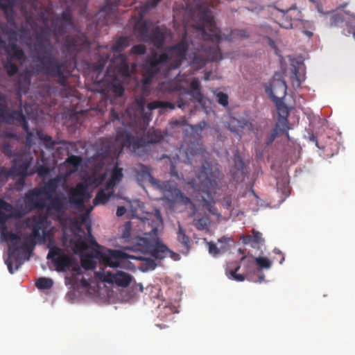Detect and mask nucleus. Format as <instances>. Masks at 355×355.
I'll list each match as a JSON object with an SVG mask.
<instances>
[{
    "label": "nucleus",
    "mask_w": 355,
    "mask_h": 355,
    "mask_svg": "<svg viewBox=\"0 0 355 355\" xmlns=\"http://www.w3.org/2000/svg\"><path fill=\"white\" fill-rule=\"evenodd\" d=\"M42 29L37 35L36 42L31 48L30 68L35 75H43L55 80L60 86H67V80L71 71L68 61L60 58L54 52L49 36Z\"/></svg>",
    "instance_id": "obj_1"
},
{
    "label": "nucleus",
    "mask_w": 355,
    "mask_h": 355,
    "mask_svg": "<svg viewBox=\"0 0 355 355\" xmlns=\"http://www.w3.org/2000/svg\"><path fill=\"white\" fill-rule=\"evenodd\" d=\"M21 209L13 207L3 199H0V232L3 239L9 241L11 245L8 249V258L6 260V264L11 274L17 270L22 264L20 257V251H26L29 245L27 242L19 245L20 236L15 233L8 231L5 226L6 223L10 218H19L23 216Z\"/></svg>",
    "instance_id": "obj_2"
},
{
    "label": "nucleus",
    "mask_w": 355,
    "mask_h": 355,
    "mask_svg": "<svg viewBox=\"0 0 355 355\" xmlns=\"http://www.w3.org/2000/svg\"><path fill=\"white\" fill-rule=\"evenodd\" d=\"M189 49V44L186 39L183 38L177 44L168 48L166 53H153L144 64L143 83L150 84L153 77L163 67L169 70L179 68L186 58V53Z\"/></svg>",
    "instance_id": "obj_3"
},
{
    "label": "nucleus",
    "mask_w": 355,
    "mask_h": 355,
    "mask_svg": "<svg viewBox=\"0 0 355 355\" xmlns=\"http://www.w3.org/2000/svg\"><path fill=\"white\" fill-rule=\"evenodd\" d=\"M60 179L54 178L46 182L42 187H35L26 193L24 202L29 210L43 211L47 213L55 211L62 212L64 209L63 200L58 196H53L59 186Z\"/></svg>",
    "instance_id": "obj_4"
},
{
    "label": "nucleus",
    "mask_w": 355,
    "mask_h": 355,
    "mask_svg": "<svg viewBox=\"0 0 355 355\" xmlns=\"http://www.w3.org/2000/svg\"><path fill=\"white\" fill-rule=\"evenodd\" d=\"M123 129L116 130V141L121 144V150L127 146L131 151L136 153L148 144L159 143L163 135L159 130L150 129L146 132L144 125L132 124L130 125L122 123Z\"/></svg>",
    "instance_id": "obj_5"
},
{
    "label": "nucleus",
    "mask_w": 355,
    "mask_h": 355,
    "mask_svg": "<svg viewBox=\"0 0 355 355\" xmlns=\"http://www.w3.org/2000/svg\"><path fill=\"white\" fill-rule=\"evenodd\" d=\"M144 223L151 227V230L145 234L146 236L136 238V250L148 252L157 259L168 257L169 248L157 237L159 230L163 227L160 211L155 209L154 215L150 218H146Z\"/></svg>",
    "instance_id": "obj_6"
},
{
    "label": "nucleus",
    "mask_w": 355,
    "mask_h": 355,
    "mask_svg": "<svg viewBox=\"0 0 355 355\" xmlns=\"http://www.w3.org/2000/svg\"><path fill=\"white\" fill-rule=\"evenodd\" d=\"M223 177L222 173L218 169L214 170L209 163L205 162L202 164L196 178L193 181V187L205 194L202 196L205 206H211L214 202L213 194L220 188Z\"/></svg>",
    "instance_id": "obj_7"
},
{
    "label": "nucleus",
    "mask_w": 355,
    "mask_h": 355,
    "mask_svg": "<svg viewBox=\"0 0 355 355\" xmlns=\"http://www.w3.org/2000/svg\"><path fill=\"white\" fill-rule=\"evenodd\" d=\"M151 169L149 166L139 164L135 169L136 178L139 182H143L148 179L150 183L155 189L159 190L164 199L169 202H173L182 197L181 191L177 187L176 184L171 181H159L151 175Z\"/></svg>",
    "instance_id": "obj_8"
},
{
    "label": "nucleus",
    "mask_w": 355,
    "mask_h": 355,
    "mask_svg": "<svg viewBox=\"0 0 355 355\" xmlns=\"http://www.w3.org/2000/svg\"><path fill=\"white\" fill-rule=\"evenodd\" d=\"M46 258L52 261L58 272H66L75 263V259L62 253V250L57 246L50 248Z\"/></svg>",
    "instance_id": "obj_9"
},
{
    "label": "nucleus",
    "mask_w": 355,
    "mask_h": 355,
    "mask_svg": "<svg viewBox=\"0 0 355 355\" xmlns=\"http://www.w3.org/2000/svg\"><path fill=\"white\" fill-rule=\"evenodd\" d=\"M18 98L20 101V105H21V93L20 91L17 92ZM0 118L3 122L8 124H12L17 120L24 119V114L22 112L21 106L18 110L10 111L7 98L6 95L0 92Z\"/></svg>",
    "instance_id": "obj_10"
},
{
    "label": "nucleus",
    "mask_w": 355,
    "mask_h": 355,
    "mask_svg": "<svg viewBox=\"0 0 355 355\" xmlns=\"http://www.w3.org/2000/svg\"><path fill=\"white\" fill-rule=\"evenodd\" d=\"M69 202L76 209L83 211L85 207V202L90 198L87 192V185L83 182H79L73 188L68 191Z\"/></svg>",
    "instance_id": "obj_11"
},
{
    "label": "nucleus",
    "mask_w": 355,
    "mask_h": 355,
    "mask_svg": "<svg viewBox=\"0 0 355 355\" xmlns=\"http://www.w3.org/2000/svg\"><path fill=\"white\" fill-rule=\"evenodd\" d=\"M274 8L282 13V22H279L280 26L284 28L289 29L293 28V22L300 20L302 17L301 11L297 8L295 3H291L290 6L281 7L274 6Z\"/></svg>",
    "instance_id": "obj_12"
},
{
    "label": "nucleus",
    "mask_w": 355,
    "mask_h": 355,
    "mask_svg": "<svg viewBox=\"0 0 355 355\" xmlns=\"http://www.w3.org/2000/svg\"><path fill=\"white\" fill-rule=\"evenodd\" d=\"M266 93L272 98L274 103H281L287 94L286 82L275 76L270 84L266 86Z\"/></svg>",
    "instance_id": "obj_13"
},
{
    "label": "nucleus",
    "mask_w": 355,
    "mask_h": 355,
    "mask_svg": "<svg viewBox=\"0 0 355 355\" xmlns=\"http://www.w3.org/2000/svg\"><path fill=\"white\" fill-rule=\"evenodd\" d=\"M130 257L127 254L117 250L108 249L101 254L102 261L105 266L117 268Z\"/></svg>",
    "instance_id": "obj_14"
},
{
    "label": "nucleus",
    "mask_w": 355,
    "mask_h": 355,
    "mask_svg": "<svg viewBox=\"0 0 355 355\" xmlns=\"http://www.w3.org/2000/svg\"><path fill=\"white\" fill-rule=\"evenodd\" d=\"M3 49L9 60H17L20 62H24L26 60V55L24 51L19 48L16 40H10L9 43L6 44L1 38L0 42V49Z\"/></svg>",
    "instance_id": "obj_15"
},
{
    "label": "nucleus",
    "mask_w": 355,
    "mask_h": 355,
    "mask_svg": "<svg viewBox=\"0 0 355 355\" xmlns=\"http://www.w3.org/2000/svg\"><path fill=\"white\" fill-rule=\"evenodd\" d=\"M103 281L109 283H115L118 286L126 287L132 281V277L127 272L117 271L116 273L107 271L104 273Z\"/></svg>",
    "instance_id": "obj_16"
},
{
    "label": "nucleus",
    "mask_w": 355,
    "mask_h": 355,
    "mask_svg": "<svg viewBox=\"0 0 355 355\" xmlns=\"http://www.w3.org/2000/svg\"><path fill=\"white\" fill-rule=\"evenodd\" d=\"M85 39L79 36L67 35L63 44V49L70 55L76 54L83 49Z\"/></svg>",
    "instance_id": "obj_17"
},
{
    "label": "nucleus",
    "mask_w": 355,
    "mask_h": 355,
    "mask_svg": "<svg viewBox=\"0 0 355 355\" xmlns=\"http://www.w3.org/2000/svg\"><path fill=\"white\" fill-rule=\"evenodd\" d=\"M15 0H0V9L4 13L8 24L15 26Z\"/></svg>",
    "instance_id": "obj_18"
},
{
    "label": "nucleus",
    "mask_w": 355,
    "mask_h": 355,
    "mask_svg": "<svg viewBox=\"0 0 355 355\" xmlns=\"http://www.w3.org/2000/svg\"><path fill=\"white\" fill-rule=\"evenodd\" d=\"M46 222V216H40L37 219L34 218L31 232V236L33 239H44Z\"/></svg>",
    "instance_id": "obj_19"
},
{
    "label": "nucleus",
    "mask_w": 355,
    "mask_h": 355,
    "mask_svg": "<svg viewBox=\"0 0 355 355\" xmlns=\"http://www.w3.org/2000/svg\"><path fill=\"white\" fill-rule=\"evenodd\" d=\"M241 239L243 244L250 245L252 248H259V245L264 241L262 238V234L254 230H253L252 235L243 236Z\"/></svg>",
    "instance_id": "obj_20"
},
{
    "label": "nucleus",
    "mask_w": 355,
    "mask_h": 355,
    "mask_svg": "<svg viewBox=\"0 0 355 355\" xmlns=\"http://www.w3.org/2000/svg\"><path fill=\"white\" fill-rule=\"evenodd\" d=\"M123 177V168H119L118 163L116 162L112 171L110 179L106 184V189H112L121 181Z\"/></svg>",
    "instance_id": "obj_21"
},
{
    "label": "nucleus",
    "mask_w": 355,
    "mask_h": 355,
    "mask_svg": "<svg viewBox=\"0 0 355 355\" xmlns=\"http://www.w3.org/2000/svg\"><path fill=\"white\" fill-rule=\"evenodd\" d=\"M119 0H105V3L100 10V14H105L106 15V24L110 22V17L112 15L116 16L115 11L117 6H119Z\"/></svg>",
    "instance_id": "obj_22"
},
{
    "label": "nucleus",
    "mask_w": 355,
    "mask_h": 355,
    "mask_svg": "<svg viewBox=\"0 0 355 355\" xmlns=\"http://www.w3.org/2000/svg\"><path fill=\"white\" fill-rule=\"evenodd\" d=\"M165 38V33L159 26H157L151 31L149 41H150L156 48L159 49L163 46Z\"/></svg>",
    "instance_id": "obj_23"
},
{
    "label": "nucleus",
    "mask_w": 355,
    "mask_h": 355,
    "mask_svg": "<svg viewBox=\"0 0 355 355\" xmlns=\"http://www.w3.org/2000/svg\"><path fill=\"white\" fill-rule=\"evenodd\" d=\"M196 102L191 92L184 91L181 92L177 100V106L183 110H185L191 103Z\"/></svg>",
    "instance_id": "obj_24"
},
{
    "label": "nucleus",
    "mask_w": 355,
    "mask_h": 355,
    "mask_svg": "<svg viewBox=\"0 0 355 355\" xmlns=\"http://www.w3.org/2000/svg\"><path fill=\"white\" fill-rule=\"evenodd\" d=\"M69 270L71 271V277H65V282L66 284H70L74 286L78 283V276L82 273L81 268L78 266L77 261L75 260V263H73L72 266L70 267Z\"/></svg>",
    "instance_id": "obj_25"
},
{
    "label": "nucleus",
    "mask_w": 355,
    "mask_h": 355,
    "mask_svg": "<svg viewBox=\"0 0 355 355\" xmlns=\"http://www.w3.org/2000/svg\"><path fill=\"white\" fill-rule=\"evenodd\" d=\"M112 194L113 189L112 191H105L104 189L99 191L93 200L94 205L97 206L98 205H105L107 202Z\"/></svg>",
    "instance_id": "obj_26"
},
{
    "label": "nucleus",
    "mask_w": 355,
    "mask_h": 355,
    "mask_svg": "<svg viewBox=\"0 0 355 355\" xmlns=\"http://www.w3.org/2000/svg\"><path fill=\"white\" fill-rule=\"evenodd\" d=\"M191 90H187L188 92H191L193 94L195 101L198 103H202L203 99V95L200 92V81L198 78H193L190 83Z\"/></svg>",
    "instance_id": "obj_27"
},
{
    "label": "nucleus",
    "mask_w": 355,
    "mask_h": 355,
    "mask_svg": "<svg viewBox=\"0 0 355 355\" xmlns=\"http://www.w3.org/2000/svg\"><path fill=\"white\" fill-rule=\"evenodd\" d=\"M66 26L67 24H64L62 21H60L58 18L54 19L51 23V28L53 29V35L55 37L62 36L67 31Z\"/></svg>",
    "instance_id": "obj_28"
},
{
    "label": "nucleus",
    "mask_w": 355,
    "mask_h": 355,
    "mask_svg": "<svg viewBox=\"0 0 355 355\" xmlns=\"http://www.w3.org/2000/svg\"><path fill=\"white\" fill-rule=\"evenodd\" d=\"M147 107L149 110H153L157 108L169 109L173 110L175 109V104L168 101H154L149 103Z\"/></svg>",
    "instance_id": "obj_29"
},
{
    "label": "nucleus",
    "mask_w": 355,
    "mask_h": 355,
    "mask_svg": "<svg viewBox=\"0 0 355 355\" xmlns=\"http://www.w3.org/2000/svg\"><path fill=\"white\" fill-rule=\"evenodd\" d=\"M37 135L39 139L42 141L46 148L53 150L55 145L60 144V142L55 141L51 136L44 135L42 131L37 130Z\"/></svg>",
    "instance_id": "obj_30"
},
{
    "label": "nucleus",
    "mask_w": 355,
    "mask_h": 355,
    "mask_svg": "<svg viewBox=\"0 0 355 355\" xmlns=\"http://www.w3.org/2000/svg\"><path fill=\"white\" fill-rule=\"evenodd\" d=\"M177 240L181 243L183 247L188 251L190 248V239L186 234L185 230L182 227L181 225L178 227V231L177 232Z\"/></svg>",
    "instance_id": "obj_31"
},
{
    "label": "nucleus",
    "mask_w": 355,
    "mask_h": 355,
    "mask_svg": "<svg viewBox=\"0 0 355 355\" xmlns=\"http://www.w3.org/2000/svg\"><path fill=\"white\" fill-rule=\"evenodd\" d=\"M130 45V40L127 37H120L112 45V49L114 52H121Z\"/></svg>",
    "instance_id": "obj_32"
},
{
    "label": "nucleus",
    "mask_w": 355,
    "mask_h": 355,
    "mask_svg": "<svg viewBox=\"0 0 355 355\" xmlns=\"http://www.w3.org/2000/svg\"><path fill=\"white\" fill-rule=\"evenodd\" d=\"M146 100L144 96H139L135 99L132 107L141 115H144Z\"/></svg>",
    "instance_id": "obj_33"
},
{
    "label": "nucleus",
    "mask_w": 355,
    "mask_h": 355,
    "mask_svg": "<svg viewBox=\"0 0 355 355\" xmlns=\"http://www.w3.org/2000/svg\"><path fill=\"white\" fill-rule=\"evenodd\" d=\"M16 122H17L22 127L24 131L26 133V144L30 146L33 141L34 135L33 133L29 130L26 116L24 115L23 120H17Z\"/></svg>",
    "instance_id": "obj_34"
},
{
    "label": "nucleus",
    "mask_w": 355,
    "mask_h": 355,
    "mask_svg": "<svg viewBox=\"0 0 355 355\" xmlns=\"http://www.w3.org/2000/svg\"><path fill=\"white\" fill-rule=\"evenodd\" d=\"M53 280L47 277H40L35 282L36 287L41 290L49 289L53 286Z\"/></svg>",
    "instance_id": "obj_35"
},
{
    "label": "nucleus",
    "mask_w": 355,
    "mask_h": 355,
    "mask_svg": "<svg viewBox=\"0 0 355 355\" xmlns=\"http://www.w3.org/2000/svg\"><path fill=\"white\" fill-rule=\"evenodd\" d=\"M178 151H179V154L176 155L177 159H181L180 157L182 155L185 156V159L183 160L184 162H189L191 157L193 156L194 155H196L197 153V151L196 149L188 148L187 150H184L183 146L179 149Z\"/></svg>",
    "instance_id": "obj_36"
},
{
    "label": "nucleus",
    "mask_w": 355,
    "mask_h": 355,
    "mask_svg": "<svg viewBox=\"0 0 355 355\" xmlns=\"http://www.w3.org/2000/svg\"><path fill=\"white\" fill-rule=\"evenodd\" d=\"M138 33L139 39L144 42H148L150 40V35L148 26L146 24H142L138 28Z\"/></svg>",
    "instance_id": "obj_37"
},
{
    "label": "nucleus",
    "mask_w": 355,
    "mask_h": 355,
    "mask_svg": "<svg viewBox=\"0 0 355 355\" xmlns=\"http://www.w3.org/2000/svg\"><path fill=\"white\" fill-rule=\"evenodd\" d=\"M81 266L86 270H92L96 267V262L92 257L87 255L81 258Z\"/></svg>",
    "instance_id": "obj_38"
},
{
    "label": "nucleus",
    "mask_w": 355,
    "mask_h": 355,
    "mask_svg": "<svg viewBox=\"0 0 355 355\" xmlns=\"http://www.w3.org/2000/svg\"><path fill=\"white\" fill-rule=\"evenodd\" d=\"M3 67L9 76L15 75L18 71V67L12 60H8L4 64Z\"/></svg>",
    "instance_id": "obj_39"
},
{
    "label": "nucleus",
    "mask_w": 355,
    "mask_h": 355,
    "mask_svg": "<svg viewBox=\"0 0 355 355\" xmlns=\"http://www.w3.org/2000/svg\"><path fill=\"white\" fill-rule=\"evenodd\" d=\"M118 72L123 76L128 77L130 76V67L128 62L125 60H121L116 67Z\"/></svg>",
    "instance_id": "obj_40"
},
{
    "label": "nucleus",
    "mask_w": 355,
    "mask_h": 355,
    "mask_svg": "<svg viewBox=\"0 0 355 355\" xmlns=\"http://www.w3.org/2000/svg\"><path fill=\"white\" fill-rule=\"evenodd\" d=\"M255 262L260 269H269L272 266V261L265 257H256Z\"/></svg>",
    "instance_id": "obj_41"
},
{
    "label": "nucleus",
    "mask_w": 355,
    "mask_h": 355,
    "mask_svg": "<svg viewBox=\"0 0 355 355\" xmlns=\"http://www.w3.org/2000/svg\"><path fill=\"white\" fill-rule=\"evenodd\" d=\"M209 223V218L203 216L199 219H195L193 220V225L198 230H204L208 227Z\"/></svg>",
    "instance_id": "obj_42"
},
{
    "label": "nucleus",
    "mask_w": 355,
    "mask_h": 355,
    "mask_svg": "<svg viewBox=\"0 0 355 355\" xmlns=\"http://www.w3.org/2000/svg\"><path fill=\"white\" fill-rule=\"evenodd\" d=\"M288 129V119H278L277 122L273 128V130H277V132H279V134L287 132Z\"/></svg>",
    "instance_id": "obj_43"
},
{
    "label": "nucleus",
    "mask_w": 355,
    "mask_h": 355,
    "mask_svg": "<svg viewBox=\"0 0 355 355\" xmlns=\"http://www.w3.org/2000/svg\"><path fill=\"white\" fill-rule=\"evenodd\" d=\"M93 209V207H90L85 214H80V218L83 223H84L87 229L89 234H90L91 231V225L90 221H89V214Z\"/></svg>",
    "instance_id": "obj_44"
},
{
    "label": "nucleus",
    "mask_w": 355,
    "mask_h": 355,
    "mask_svg": "<svg viewBox=\"0 0 355 355\" xmlns=\"http://www.w3.org/2000/svg\"><path fill=\"white\" fill-rule=\"evenodd\" d=\"M276 105L278 112V119H287L289 113L286 106L282 104V102Z\"/></svg>",
    "instance_id": "obj_45"
},
{
    "label": "nucleus",
    "mask_w": 355,
    "mask_h": 355,
    "mask_svg": "<svg viewBox=\"0 0 355 355\" xmlns=\"http://www.w3.org/2000/svg\"><path fill=\"white\" fill-rule=\"evenodd\" d=\"M82 162V157L78 155H70L66 159V162L71 165L74 168H77Z\"/></svg>",
    "instance_id": "obj_46"
},
{
    "label": "nucleus",
    "mask_w": 355,
    "mask_h": 355,
    "mask_svg": "<svg viewBox=\"0 0 355 355\" xmlns=\"http://www.w3.org/2000/svg\"><path fill=\"white\" fill-rule=\"evenodd\" d=\"M112 89L114 94L119 97L122 96L124 93V87L120 83H112Z\"/></svg>",
    "instance_id": "obj_47"
},
{
    "label": "nucleus",
    "mask_w": 355,
    "mask_h": 355,
    "mask_svg": "<svg viewBox=\"0 0 355 355\" xmlns=\"http://www.w3.org/2000/svg\"><path fill=\"white\" fill-rule=\"evenodd\" d=\"M59 19L60 21H62L67 25H72V17L71 12L69 10H64L61 14V18Z\"/></svg>",
    "instance_id": "obj_48"
},
{
    "label": "nucleus",
    "mask_w": 355,
    "mask_h": 355,
    "mask_svg": "<svg viewBox=\"0 0 355 355\" xmlns=\"http://www.w3.org/2000/svg\"><path fill=\"white\" fill-rule=\"evenodd\" d=\"M240 269V266H237L234 270H230V274L232 279L237 282H243L245 276L242 274H237V271Z\"/></svg>",
    "instance_id": "obj_49"
},
{
    "label": "nucleus",
    "mask_w": 355,
    "mask_h": 355,
    "mask_svg": "<svg viewBox=\"0 0 355 355\" xmlns=\"http://www.w3.org/2000/svg\"><path fill=\"white\" fill-rule=\"evenodd\" d=\"M146 52V47L144 44L134 45L131 49V53L135 55H141Z\"/></svg>",
    "instance_id": "obj_50"
},
{
    "label": "nucleus",
    "mask_w": 355,
    "mask_h": 355,
    "mask_svg": "<svg viewBox=\"0 0 355 355\" xmlns=\"http://www.w3.org/2000/svg\"><path fill=\"white\" fill-rule=\"evenodd\" d=\"M217 101L219 104L223 106H227L228 105V96L223 92H218L216 95Z\"/></svg>",
    "instance_id": "obj_51"
},
{
    "label": "nucleus",
    "mask_w": 355,
    "mask_h": 355,
    "mask_svg": "<svg viewBox=\"0 0 355 355\" xmlns=\"http://www.w3.org/2000/svg\"><path fill=\"white\" fill-rule=\"evenodd\" d=\"M208 251L209 253L213 256H216L220 253V250L214 242H208Z\"/></svg>",
    "instance_id": "obj_52"
},
{
    "label": "nucleus",
    "mask_w": 355,
    "mask_h": 355,
    "mask_svg": "<svg viewBox=\"0 0 355 355\" xmlns=\"http://www.w3.org/2000/svg\"><path fill=\"white\" fill-rule=\"evenodd\" d=\"M75 248L79 251H84L87 249V243L81 239H78L75 243Z\"/></svg>",
    "instance_id": "obj_53"
},
{
    "label": "nucleus",
    "mask_w": 355,
    "mask_h": 355,
    "mask_svg": "<svg viewBox=\"0 0 355 355\" xmlns=\"http://www.w3.org/2000/svg\"><path fill=\"white\" fill-rule=\"evenodd\" d=\"M279 135V132H277V130L272 129V132L270 133V135L268 137V138L266 139V145L268 146V145L271 144Z\"/></svg>",
    "instance_id": "obj_54"
},
{
    "label": "nucleus",
    "mask_w": 355,
    "mask_h": 355,
    "mask_svg": "<svg viewBox=\"0 0 355 355\" xmlns=\"http://www.w3.org/2000/svg\"><path fill=\"white\" fill-rule=\"evenodd\" d=\"M231 37H234L235 36L240 37H247L248 35H247L245 31L244 30H238L235 29L231 32Z\"/></svg>",
    "instance_id": "obj_55"
},
{
    "label": "nucleus",
    "mask_w": 355,
    "mask_h": 355,
    "mask_svg": "<svg viewBox=\"0 0 355 355\" xmlns=\"http://www.w3.org/2000/svg\"><path fill=\"white\" fill-rule=\"evenodd\" d=\"M50 172V168L48 166L41 165L37 167V173L39 175L43 176L49 174Z\"/></svg>",
    "instance_id": "obj_56"
},
{
    "label": "nucleus",
    "mask_w": 355,
    "mask_h": 355,
    "mask_svg": "<svg viewBox=\"0 0 355 355\" xmlns=\"http://www.w3.org/2000/svg\"><path fill=\"white\" fill-rule=\"evenodd\" d=\"M170 173H171V176L175 177L179 180L183 178V175L182 173H179L176 171L175 166L172 162H171V167H170Z\"/></svg>",
    "instance_id": "obj_57"
},
{
    "label": "nucleus",
    "mask_w": 355,
    "mask_h": 355,
    "mask_svg": "<svg viewBox=\"0 0 355 355\" xmlns=\"http://www.w3.org/2000/svg\"><path fill=\"white\" fill-rule=\"evenodd\" d=\"M277 187L278 189H281L284 193H286L288 191V184L286 181H284L283 183H281L279 180L277 181Z\"/></svg>",
    "instance_id": "obj_58"
},
{
    "label": "nucleus",
    "mask_w": 355,
    "mask_h": 355,
    "mask_svg": "<svg viewBox=\"0 0 355 355\" xmlns=\"http://www.w3.org/2000/svg\"><path fill=\"white\" fill-rule=\"evenodd\" d=\"M12 170H7L5 167L0 168V176L9 177L12 175Z\"/></svg>",
    "instance_id": "obj_59"
},
{
    "label": "nucleus",
    "mask_w": 355,
    "mask_h": 355,
    "mask_svg": "<svg viewBox=\"0 0 355 355\" xmlns=\"http://www.w3.org/2000/svg\"><path fill=\"white\" fill-rule=\"evenodd\" d=\"M131 230V223L130 222H127L125 224V232L123 234V238L128 239L129 237V234Z\"/></svg>",
    "instance_id": "obj_60"
},
{
    "label": "nucleus",
    "mask_w": 355,
    "mask_h": 355,
    "mask_svg": "<svg viewBox=\"0 0 355 355\" xmlns=\"http://www.w3.org/2000/svg\"><path fill=\"white\" fill-rule=\"evenodd\" d=\"M113 153L112 149L111 148V144L109 141H107V148L102 153L103 156L107 157Z\"/></svg>",
    "instance_id": "obj_61"
},
{
    "label": "nucleus",
    "mask_w": 355,
    "mask_h": 355,
    "mask_svg": "<svg viewBox=\"0 0 355 355\" xmlns=\"http://www.w3.org/2000/svg\"><path fill=\"white\" fill-rule=\"evenodd\" d=\"M126 212V209L125 207L123 206H119L117 207V209H116V216L120 217V216H123Z\"/></svg>",
    "instance_id": "obj_62"
},
{
    "label": "nucleus",
    "mask_w": 355,
    "mask_h": 355,
    "mask_svg": "<svg viewBox=\"0 0 355 355\" xmlns=\"http://www.w3.org/2000/svg\"><path fill=\"white\" fill-rule=\"evenodd\" d=\"M3 151L8 157L12 155V148L10 145L6 144L3 146Z\"/></svg>",
    "instance_id": "obj_63"
},
{
    "label": "nucleus",
    "mask_w": 355,
    "mask_h": 355,
    "mask_svg": "<svg viewBox=\"0 0 355 355\" xmlns=\"http://www.w3.org/2000/svg\"><path fill=\"white\" fill-rule=\"evenodd\" d=\"M168 256H169L171 259H173L175 261H178L180 259V257L178 253L171 251L170 249Z\"/></svg>",
    "instance_id": "obj_64"
}]
</instances>
